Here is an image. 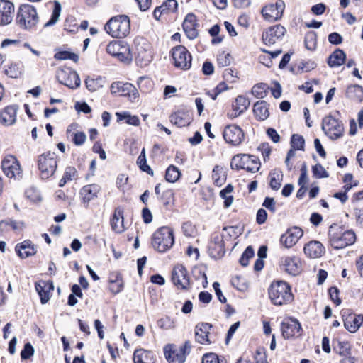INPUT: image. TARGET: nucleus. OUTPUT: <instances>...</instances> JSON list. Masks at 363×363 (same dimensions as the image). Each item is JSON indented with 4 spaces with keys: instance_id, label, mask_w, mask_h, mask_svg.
<instances>
[{
    "instance_id": "nucleus-1",
    "label": "nucleus",
    "mask_w": 363,
    "mask_h": 363,
    "mask_svg": "<svg viewBox=\"0 0 363 363\" xmlns=\"http://www.w3.org/2000/svg\"><path fill=\"white\" fill-rule=\"evenodd\" d=\"M104 30L112 38H125L130 31V19L125 15L115 16L106 23Z\"/></svg>"
},
{
    "instance_id": "nucleus-2",
    "label": "nucleus",
    "mask_w": 363,
    "mask_h": 363,
    "mask_svg": "<svg viewBox=\"0 0 363 363\" xmlns=\"http://www.w3.org/2000/svg\"><path fill=\"white\" fill-rule=\"evenodd\" d=\"M269 296L273 304L282 306L294 299L290 286L285 281H274L269 289Z\"/></svg>"
},
{
    "instance_id": "nucleus-3",
    "label": "nucleus",
    "mask_w": 363,
    "mask_h": 363,
    "mask_svg": "<svg viewBox=\"0 0 363 363\" xmlns=\"http://www.w3.org/2000/svg\"><path fill=\"white\" fill-rule=\"evenodd\" d=\"M329 240L331 246L336 250L352 245L356 240V235L352 230H344L340 227L330 228Z\"/></svg>"
},
{
    "instance_id": "nucleus-4",
    "label": "nucleus",
    "mask_w": 363,
    "mask_h": 363,
    "mask_svg": "<svg viewBox=\"0 0 363 363\" xmlns=\"http://www.w3.org/2000/svg\"><path fill=\"white\" fill-rule=\"evenodd\" d=\"M174 243L173 230L169 227L163 226L157 230L152 238V245L160 252H165Z\"/></svg>"
},
{
    "instance_id": "nucleus-5",
    "label": "nucleus",
    "mask_w": 363,
    "mask_h": 363,
    "mask_svg": "<svg viewBox=\"0 0 363 363\" xmlns=\"http://www.w3.org/2000/svg\"><path fill=\"white\" fill-rule=\"evenodd\" d=\"M16 21L20 27L25 29L34 28L39 21L35 8L28 4L21 5L18 11Z\"/></svg>"
},
{
    "instance_id": "nucleus-6",
    "label": "nucleus",
    "mask_w": 363,
    "mask_h": 363,
    "mask_svg": "<svg viewBox=\"0 0 363 363\" xmlns=\"http://www.w3.org/2000/svg\"><path fill=\"white\" fill-rule=\"evenodd\" d=\"M260 166L259 159L248 154H238L233 157L230 162L233 169H245L252 173L259 171Z\"/></svg>"
},
{
    "instance_id": "nucleus-7",
    "label": "nucleus",
    "mask_w": 363,
    "mask_h": 363,
    "mask_svg": "<svg viewBox=\"0 0 363 363\" xmlns=\"http://www.w3.org/2000/svg\"><path fill=\"white\" fill-rule=\"evenodd\" d=\"M38 168L43 179L51 177L57 167V156L55 152H47L38 157Z\"/></svg>"
},
{
    "instance_id": "nucleus-8",
    "label": "nucleus",
    "mask_w": 363,
    "mask_h": 363,
    "mask_svg": "<svg viewBox=\"0 0 363 363\" xmlns=\"http://www.w3.org/2000/svg\"><path fill=\"white\" fill-rule=\"evenodd\" d=\"M106 51L121 62L129 63L133 60V55L131 48L123 41L110 42L106 46Z\"/></svg>"
},
{
    "instance_id": "nucleus-9",
    "label": "nucleus",
    "mask_w": 363,
    "mask_h": 363,
    "mask_svg": "<svg viewBox=\"0 0 363 363\" xmlns=\"http://www.w3.org/2000/svg\"><path fill=\"white\" fill-rule=\"evenodd\" d=\"M322 130L332 140L341 138L344 133L343 124L332 116H325L322 121Z\"/></svg>"
},
{
    "instance_id": "nucleus-10",
    "label": "nucleus",
    "mask_w": 363,
    "mask_h": 363,
    "mask_svg": "<svg viewBox=\"0 0 363 363\" xmlns=\"http://www.w3.org/2000/svg\"><path fill=\"white\" fill-rule=\"evenodd\" d=\"M172 56L176 67L187 70L191 67V55L184 46L178 45L173 48Z\"/></svg>"
},
{
    "instance_id": "nucleus-11",
    "label": "nucleus",
    "mask_w": 363,
    "mask_h": 363,
    "mask_svg": "<svg viewBox=\"0 0 363 363\" xmlns=\"http://www.w3.org/2000/svg\"><path fill=\"white\" fill-rule=\"evenodd\" d=\"M56 77L58 82L70 89H77L81 84L78 74L69 67H60L57 70Z\"/></svg>"
},
{
    "instance_id": "nucleus-12",
    "label": "nucleus",
    "mask_w": 363,
    "mask_h": 363,
    "mask_svg": "<svg viewBox=\"0 0 363 363\" xmlns=\"http://www.w3.org/2000/svg\"><path fill=\"white\" fill-rule=\"evenodd\" d=\"M1 168L9 178L19 179L22 177V169L18 160L13 155H6L1 162Z\"/></svg>"
},
{
    "instance_id": "nucleus-13",
    "label": "nucleus",
    "mask_w": 363,
    "mask_h": 363,
    "mask_svg": "<svg viewBox=\"0 0 363 363\" xmlns=\"http://www.w3.org/2000/svg\"><path fill=\"white\" fill-rule=\"evenodd\" d=\"M172 280L179 289H187L190 286V278L184 266L177 264L172 272Z\"/></svg>"
},
{
    "instance_id": "nucleus-14",
    "label": "nucleus",
    "mask_w": 363,
    "mask_h": 363,
    "mask_svg": "<svg viewBox=\"0 0 363 363\" xmlns=\"http://www.w3.org/2000/svg\"><path fill=\"white\" fill-rule=\"evenodd\" d=\"M303 230L298 227L293 226L286 230L280 237V245L285 248L290 249L295 246L303 237Z\"/></svg>"
},
{
    "instance_id": "nucleus-15",
    "label": "nucleus",
    "mask_w": 363,
    "mask_h": 363,
    "mask_svg": "<svg viewBox=\"0 0 363 363\" xmlns=\"http://www.w3.org/2000/svg\"><path fill=\"white\" fill-rule=\"evenodd\" d=\"M223 136L227 143L237 146L242 143L245 134L240 126L231 124L225 127Z\"/></svg>"
},
{
    "instance_id": "nucleus-16",
    "label": "nucleus",
    "mask_w": 363,
    "mask_h": 363,
    "mask_svg": "<svg viewBox=\"0 0 363 363\" xmlns=\"http://www.w3.org/2000/svg\"><path fill=\"white\" fill-rule=\"evenodd\" d=\"M135 55L138 63H139L140 66L147 65L152 58L150 45L143 39L135 40Z\"/></svg>"
},
{
    "instance_id": "nucleus-17",
    "label": "nucleus",
    "mask_w": 363,
    "mask_h": 363,
    "mask_svg": "<svg viewBox=\"0 0 363 363\" xmlns=\"http://www.w3.org/2000/svg\"><path fill=\"white\" fill-rule=\"evenodd\" d=\"M279 267L282 271L292 276H296L301 272V262L296 256H284L280 259Z\"/></svg>"
},
{
    "instance_id": "nucleus-18",
    "label": "nucleus",
    "mask_w": 363,
    "mask_h": 363,
    "mask_svg": "<svg viewBox=\"0 0 363 363\" xmlns=\"http://www.w3.org/2000/svg\"><path fill=\"white\" fill-rule=\"evenodd\" d=\"M284 8V2L282 0H278L274 4L264 6L262 9V13L267 21L273 22L281 18Z\"/></svg>"
},
{
    "instance_id": "nucleus-19",
    "label": "nucleus",
    "mask_w": 363,
    "mask_h": 363,
    "mask_svg": "<svg viewBox=\"0 0 363 363\" xmlns=\"http://www.w3.org/2000/svg\"><path fill=\"white\" fill-rule=\"evenodd\" d=\"M111 93L128 96L131 101L135 100L139 96L137 89L130 83L114 82L111 84Z\"/></svg>"
},
{
    "instance_id": "nucleus-20",
    "label": "nucleus",
    "mask_w": 363,
    "mask_h": 363,
    "mask_svg": "<svg viewBox=\"0 0 363 363\" xmlns=\"http://www.w3.org/2000/svg\"><path fill=\"white\" fill-rule=\"evenodd\" d=\"M212 325L209 323H201L195 328L196 341L201 345H209L215 341L211 334Z\"/></svg>"
},
{
    "instance_id": "nucleus-21",
    "label": "nucleus",
    "mask_w": 363,
    "mask_h": 363,
    "mask_svg": "<svg viewBox=\"0 0 363 363\" xmlns=\"http://www.w3.org/2000/svg\"><path fill=\"white\" fill-rule=\"evenodd\" d=\"M301 324L292 318H286L281 323V331L284 338L289 339L300 335Z\"/></svg>"
},
{
    "instance_id": "nucleus-22",
    "label": "nucleus",
    "mask_w": 363,
    "mask_h": 363,
    "mask_svg": "<svg viewBox=\"0 0 363 363\" xmlns=\"http://www.w3.org/2000/svg\"><path fill=\"white\" fill-rule=\"evenodd\" d=\"M286 29L281 25L270 27L262 34V40L266 45H273L285 35Z\"/></svg>"
},
{
    "instance_id": "nucleus-23",
    "label": "nucleus",
    "mask_w": 363,
    "mask_h": 363,
    "mask_svg": "<svg viewBox=\"0 0 363 363\" xmlns=\"http://www.w3.org/2000/svg\"><path fill=\"white\" fill-rule=\"evenodd\" d=\"M345 313L344 312L342 314L345 329L350 333L357 332L363 323V315L355 313H348L346 315Z\"/></svg>"
},
{
    "instance_id": "nucleus-24",
    "label": "nucleus",
    "mask_w": 363,
    "mask_h": 363,
    "mask_svg": "<svg viewBox=\"0 0 363 363\" xmlns=\"http://www.w3.org/2000/svg\"><path fill=\"white\" fill-rule=\"evenodd\" d=\"M303 252L306 257L311 259H317L325 254V249L320 242L312 240L304 245Z\"/></svg>"
},
{
    "instance_id": "nucleus-25",
    "label": "nucleus",
    "mask_w": 363,
    "mask_h": 363,
    "mask_svg": "<svg viewBox=\"0 0 363 363\" xmlns=\"http://www.w3.org/2000/svg\"><path fill=\"white\" fill-rule=\"evenodd\" d=\"M13 16V4L8 0H0V25L9 24Z\"/></svg>"
},
{
    "instance_id": "nucleus-26",
    "label": "nucleus",
    "mask_w": 363,
    "mask_h": 363,
    "mask_svg": "<svg viewBox=\"0 0 363 363\" xmlns=\"http://www.w3.org/2000/svg\"><path fill=\"white\" fill-rule=\"evenodd\" d=\"M199 24L196 22V17L194 13L186 15L183 22V29L189 39H195L199 35Z\"/></svg>"
},
{
    "instance_id": "nucleus-27",
    "label": "nucleus",
    "mask_w": 363,
    "mask_h": 363,
    "mask_svg": "<svg viewBox=\"0 0 363 363\" xmlns=\"http://www.w3.org/2000/svg\"><path fill=\"white\" fill-rule=\"evenodd\" d=\"M165 358L169 363H184L186 360L184 352L174 349L172 345H166L164 348Z\"/></svg>"
},
{
    "instance_id": "nucleus-28",
    "label": "nucleus",
    "mask_w": 363,
    "mask_h": 363,
    "mask_svg": "<svg viewBox=\"0 0 363 363\" xmlns=\"http://www.w3.org/2000/svg\"><path fill=\"white\" fill-rule=\"evenodd\" d=\"M123 211L121 207L115 209L111 218L110 225L113 231L116 233H121L125 231Z\"/></svg>"
},
{
    "instance_id": "nucleus-29",
    "label": "nucleus",
    "mask_w": 363,
    "mask_h": 363,
    "mask_svg": "<svg viewBox=\"0 0 363 363\" xmlns=\"http://www.w3.org/2000/svg\"><path fill=\"white\" fill-rule=\"evenodd\" d=\"M170 121L177 127H185L190 124L191 117L188 111L181 110L174 112L170 116Z\"/></svg>"
},
{
    "instance_id": "nucleus-30",
    "label": "nucleus",
    "mask_w": 363,
    "mask_h": 363,
    "mask_svg": "<svg viewBox=\"0 0 363 363\" xmlns=\"http://www.w3.org/2000/svg\"><path fill=\"white\" fill-rule=\"evenodd\" d=\"M35 289L40 297L41 303L45 304L49 301L50 292L53 291L54 286L51 281H40L36 283Z\"/></svg>"
},
{
    "instance_id": "nucleus-31",
    "label": "nucleus",
    "mask_w": 363,
    "mask_h": 363,
    "mask_svg": "<svg viewBox=\"0 0 363 363\" xmlns=\"http://www.w3.org/2000/svg\"><path fill=\"white\" fill-rule=\"evenodd\" d=\"M15 250L17 255L23 259L34 255L37 252L35 245L29 240L17 244Z\"/></svg>"
},
{
    "instance_id": "nucleus-32",
    "label": "nucleus",
    "mask_w": 363,
    "mask_h": 363,
    "mask_svg": "<svg viewBox=\"0 0 363 363\" xmlns=\"http://www.w3.org/2000/svg\"><path fill=\"white\" fill-rule=\"evenodd\" d=\"M101 187L96 184L84 186L81 190V195L84 203H89L91 200L97 197Z\"/></svg>"
},
{
    "instance_id": "nucleus-33",
    "label": "nucleus",
    "mask_w": 363,
    "mask_h": 363,
    "mask_svg": "<svg viewBox=\"0 0 363 363\" xmlns=\"http://www.w3.org/2000/svg\"><path fill=\"white\" fill-rule=\"evenodd\" d=\"M177 8V2L176 0H167L161 6L155 9L153 16L156 20H160L163 13L175 11Z\"/></svg>"
},
{
    "instance_id": "nucleus-34",
    "label": "nucleus",
    "mask_w": 363,
    "mask_h": 363,
    "mask_svg": "<svg viewBox=\"0 0 363 363\" xmlns=\"http://www.w3.org/2000/svg\"><path fill=\"white\" fill-rule=\"evenodd\" d=\"M16 108L13 106L6 107L1 113L0 123L4 125L13 124L16 118Z\"/></svg>"
},
{
    "instance_id": "nucleus-35",
    "label": "nucleus",
    "mask_w": 363,
    "mask_h": 363,
    "mask_svg": "<svg viewBox=\"0 0 363 363\" xmlns=\"http://www.w3.org/2000/svg\"><path fill=\"white\" fill-rule=\"evenodd\" d=\"M253 112L257 120L264 121L269 116V104L265 101H257L254 104Z\"/></svg>"
},
{
    "instance_id": "nucleus-36",
    "label": "nucleus",
    "mask_w": 363,
    "mask_h": 363,
    "mask_svg": "<svg viewBox=\"0 0 363 363\" xmlns=\"http://www.w3.org/2000/svg\"><path fill=\"white\" fill-rule=\"evenodd\" d=\"M23 223L11 219L4 220L0 222V230L1 232H20L23 228Z\"/></svg>"
},
{
    "instance_id": "nucleus-37",
    "label": "nucleus",
    "mask_w": 363,
    "mask_h": 363,
    "mask_svg": "<svg viewBox=\"0 0 363 363\" xmlns=\"http://www.w3.org/2000/svg\"><path fill=\"white\" fill-rule=\"evenodd\" d=\"M345 53L340 49L335 50L328 57V64L330 67H339L345 62Z\"/></svg>"
},
{
    "instance_id": "nucleus-38",
    "label": "nucleus",
    "mask_w": 363,
    "mask_h": 363,
    "mask_svg": "<svg viewBox=\"0 0 363 363\" xmlns=\"http://www.w3.org/2000/svg\"><path fill=\"white\" fill-rule=\"evenodd\" d=\"M134 363H153L152 352L143 349L137 350L133 355Z\"/></svg>"
},
{
    "instance_id": "nucleus-39",
    "label": "nucleus",
    "mask_w": 363,
    "mask_h": 363,
    "mask_svg": "<svg viewBox=\"0 0 363 363\" xmlns=\"http://www.w3.org/2000/svg\"><path fill=\"white\" fill-rule=\"evenodd\" d=\"M109 289L113 294H118L123 290V281L118 273H112L109 278Z\"/></svg>"
},
{
    "instance_id": "nucleus-40",
    "label": "nucleus",
    "mask_w": 363,
    "mask_h": 363,
    "mask_svg": "<svg viewBox=\"0 0 363 363\" xmlns=\"http://www.w3.org/2000/svg\"><path fill=\"white\" fill-rule=\"evenodd\" d=\"M346 96L352 100L361 102L363 100V88L359 85H350L347 89Z\"/></svg>"
},
{
    "instance_id": "nucleus-41",
    "label": "nucleus",
    "mask_w": 363,
    "mask_h": 363,
    "mask_svg": "<svg viewBox=\"0 0 363 363\" xmlns=\"http://www.w3.org/2000/svg\"><path fill=\"white\" fill-rule=\"evenodd\" d=\"M212 179L214 184L218 186H220L224 184L226 177L222 167L219 165L214 167L212 172Z\"/></svg>"
},
{
    "instance_id": "nucleus-42",
    "label": "nucleus",
    "mask_w": 363,
    "mask_h": 363,
    "mask_svg": "<svg viewBox=\"0 0 363 363\" xmlns=\"http://www.w3.org/2000/svg\"><path fill=\"white\" fill-rule=\"evenodd\" d=\"M250 101L245 96L240 95L237 96L233 104V108L235 111H239V113H244L250 106Z\"/></svg>"
},
{
    "instance_id": "nucleus-43",
    "label": "nucleus",
    "mask_w": 363,
    "mask_h": 363,
    "mask_svg": "<svg viewBox=\"0 0 363 363\" xmlns=\"http://www.w3.org/2000/svg\"><path fill=\"white\" fill-rule=\"evenodd\" d=\"M269 177L271 188L274 190L279 189L283 179L281 172L274 169L270 172Z\"/></svg>"
},
{
    "instance_id": "nucleus-44",
    "label": "nucleus",
    "mask_w": 363,
    "mask_h": 363,
    "mask_svg": "<svg viewBox=\"0 0 363 363\" xmlns=\"http://www.w3.org/2000/svg\"><path fill=\"white\" fill-rule=\"evenodd\" d=\"M117 121H125V123L129 125L138 126L140 125V119L137 116H132L128 112H122L116 113Z\"/></svg>"
},
{
    "instance_id": "nucleus-45",
    "label": "nucleus",
    "mask_w": 363,
    "mask_h": 363,
    "mask_svg": "<svg viewBox=\"0 0 363 363\" xmlns=\"http://www.w3.org/2000/svg\"><path fill=\"white\" fill-rule=\"evenodd\" d=\"M105 80L103 77H99L96 79L88 77L85 80L86 88L90 91H96L103 87Z\"/></svg>"
},
{
    "instance_id": "nucleus-46",
    "label": "nucleus",
    "mask_w": 363,
    "mask_h": 363,
    "mask_svg": "<svg viewBox=\"0 0 363 363\" xmlns=\"http://www.w3.org/2000/svg\"><path fill=\"white\" fill-rule=\"evenodd\" d=\"M268 86L264 83H259L254 85L251 89V94L257 99H263L267 94Z\"/></svg>"
},
{
    "instance_id": "nucleus-47",
    "label": "nucleus",
    "mask_w": 363,
    "mask_h": 363,
    "mask_svg": "<svg viewBox=\"0 0 363 363\" xmlns=\"http://www.w3.org/2000/svg\"><path fill=\"white\" fill-rule=\"evenodd\" d=\"M181 173L177 167L170 165L166 170L165 179L168 182L174 183L180 177Z\"/></svg>"
},
{
    "instance_id": "nucleus-48",
    "label": "nucleus",
    "mask_w": 363,
    "mask_h": 363,
    "mask_svg": "<svg viewBox=\"0 0 363 363\" xmlns=\"http://www.w3.org/2000/svg\"><path fill=\"white\" fill-rule=\"evenodd\" d=\"M342 182L345 184L342 189L347 192L350 191L353 187L357 186L359 185V181L354 179L352 174L350 173L345 174L342 178Z\"/></svg>"
},
{
    "instance_id": "nucleus-49",
    "label": "nucleus",
    "mask_w": 363,
    "mask_h": 363,
    "mask_svg": "<svg viewBox=\"0 0 363 363\" xmlns=\"http://www.w3.org/2000/svg\"><path fill=\"white\" fill-rule=\"evenodd\" d=\"M61 5L58 1H55L53 11L50 20L45 24V26H50L55 24L60 16Z\"/></svg>"
},
{
    "instance_id": "nucleus-50",
    "label": "nucleus",
    "mask_w": 363,
    "mask_h": 363,
    "mask_svg": "<svg viewBox=\"0 0 363 363\" xmlns=\"http://www.w3.org/2000/svg\"><path fill=\"white\" fill-rule=\"evenodd\" d=\"M157 326L164 330H172L175 327V323L174 320L171 319L168 316H165L159 319L157 322Z\"/></svg>"
},
{
    "instance_id": "nucleus-51",
    "label": "nucleus",
    "mask_w": 363,
    "mask_h": 363,
    "mask_svg": "<svg viewBox=\"0 0 363 363\" xmlns=\"http://www.w3.org/2000/svg\"><path fill=\"white\" fill-rule=\"evenodd\" d=\"M305 140L303 136L294 134L291 139V146L296 150H303L304 147Z\"/></svg>"
},
{
    "instance_id": "nucleus-52",
    "label": "nucleus",
    "mask_w": 363,
    "mask_h": 363,
    "mask_svg": "<svg viewBox=\"0 0 363 363\" xmlns=\"http://www.w3.org/2000/svg\"><path fill=\"white\" fill-rule=\"evenodd\" d=\"M54 57L55 59L59 60H72L74 62H77L79 60L77 55L67 51L58 52L55 54Z\"/></svg>"
},
{
    "instance_id": "nucleus-53",
    "label": "nucleus",
    "mask_w": 363,
    "mask_h": 363,
    "mask_svg": "<svg viewBox=\"0 0 363 363\" xmlns=\"http://www.w3.org/2000/svg\"><path fill=\"white\" fill-rule=\"evenodd\" d=\"M338 354L341 356H347L351 354L350 345L348 342L340 341L338 342L335 348Z\"/></svg>"
},
{
    "instance_id": "nucleus-54",
    "label": "nucleus",
    "mask_w": 363,
    "mask_h": 363,
    "mask_svg": "<svg viewBox=\"0 0 363 363\" xmlns=\"http://www.w3.org/2000/svg\"><path fill=\"white\" fill-rule=\"evenodd\" d=\"M5 74L11 78H17L21 74L19 65L16 63H11L5 69Z\"/></svg>"
},
{
    "instance_id": "nucleus-55",
    "label": "nucleus",
    "mask_w": 363,
    "mask_h": 363,
    "mask_svg": "<svg viewBox=\"0 0 363 363\" xmlns=\"http://www.w3.org/2000/svg\"><path fill=\"white\" fill-rule=\"evenodd\" d=\"M232 57L229 53L220 52L217 56V63L220 67L228 66L231 62Z\"/></svg>"
},
{
    "instance_id": "nucleus-56",
    "label": "nucleus",
    "mask_w": 363,
    "mask_h": 363,
    "mask_svg": "<svg viewBox=\"0 0 363 363\" xmlns=\"http://www.w3.org/2000/svg\"><path fill=\"white\" fill-rule=\"evenodd\" d=\"M255 253L253 248L251 246H248L240 259V263L242 266L246 267L248 265L249 259L253 257Z\"/></svg>"
},
{
    "instance_id": "nucleus-57",
    "label": "nucleus",
    "mask_w": 363,
    "mask_h": 363,
    "mask_svg": "<svg viewBox=\"0 0 363 363\" xmlns=\"http://www.w3.org/2000/svg\"><path fill=\"white\" fill-rule=\"evenodd\" d=\"M312 172L315 177L319 179L327 178L329 176L325 169L319 164H317L312 167Z\"/></svg>"
},
{
    "instance_id": "nucleus-58",
    "label": "nucleus",
    "mask_w": 363,
    "mask_h": 363,
    "mask_svg": "<svg viewBox=\"0 0 363 363\" xmlns=\"http://www.w3.org/2000/svg\"><path fill=\"white\" fill-rule=\"evenodd\" d=\"M137 164L142 171L147 172L151 176L153 175V171L150 167V166L146 164V157H143V155H139L137 159Z\"/></svg>"
},
{
    "instance_id": "nucleus-59",
    "label": "nucleus",
    "mask_w": 363,
    "mask_h": 363,
    "mask_svg": "<svg viewBox=\"0 0 363 363\" xmlns=\"http://www.w3.org/2000/svg\"><path fill=\"white\" fill-rule=\"evenodd\" d=\"M222 238L218 236L214 238V249L217 251L218 255H223L225 253V244Z\"/></svg>"
},
{
    "instance_id": "nucleus-60",
    "label": "nucleus",
    "mask_w": 363,
    "mask_h": 363,
    "mask_svg": "<svg viewBox=\"0 0 363 363\" xmlns=\"http://www.w3.org/2000/svg\"><path fill=\"white\" fill-rule=\"evenodd\" d=\"M138 85L143 91H147L149 88L152 86V82L145 77H140L138 80Z\"/></svg>"
},
{
    "instance_id": "nucleus-61",
    "label": "nucleus",
    "mask_w": 363,
    "mask_h": 363,
    "mask_svg": "<svg viewBox=\"0 0 363 363\" xmlns=\"http://www.w3.org/2000/svg\"><path fill=\"white\" fill-rule=\"evenodd\" d=\"M305 45L308 50H313L315 47V35L313 33H308L305 37Z\"/></svg>"
},
{
    "instance_id": "nucleus-62",
    "label": "nucleus",
    "mask_w": 363,
    "mask_h": 363,
    "mask_svg": "<svg viewBox=\"0 0 363 363\" xmlns=\"http://www.w3.org/2000/svg\"><path fill=\"white\" fill-rule=\"evenodd\" d=\"M231 283L239 291H245L247 289V286L244 279L239 277L233 278Z\"/></svg>"
},
{
    "instance_id": "nucleus-63",
    "label": "nucleus",
    "mask_w": 363,
    "mask_h": 363,
    "mask_svg": "<svg viewBox=\"0 0 363 363\" xmlns=\"http://www.w3.org/2000/svg\"><path fill=\"white\" fill-rule=\"evenodd\" d=\"M258 150L261 152L264 162H267V160H269V156L271 154V147H269V144H261L259 146Z\"/></svg>"
},
{
    "instance_id": "nucleus-64",
    "label": "nucleus",
    "mask_w": 363,
    "mask_h": 363,
    "mask_svg": "<svg viewBox=\"0 0 363 363\" xmlns=\"http://www.w3.org/2000/svg\"><path fill=\"white\" fill-rule=\"evenodd\" d=\"M34 349L30 343H26L23 350L21 352V357L23 359H27L33 356Z\"/></svg>"
}]
</instances>
